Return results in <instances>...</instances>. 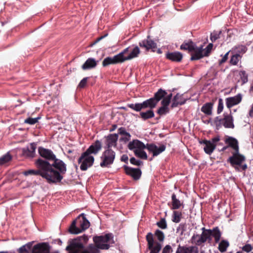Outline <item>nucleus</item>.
I'll return each instance as SVG.
<instances>
[{"mask_svg":"<svg viewBox=\"0 0 253 253\" xmlns=\"http://www.w3.org/2000/svg\"><path fill=\"white\" fill-rule=\"evenodd\" d=\"M38 153L41 157L36 160L38 166L46 169L62 181L67 171L66 164L61 159L57 158L51 149L40 146L38 147Z\"/></svg>","mask_w":253,"mask_h":253,"instance_id":"1","label":"nucleus"},{"mask_svg":"<svg viewBox=\"0 0 253 253\" xmlns=\"http://www.w3.org/2000/svg\"><path fill=\"white\" fill-rule=\"evenodd\" d=\"M36 242V241H30L15 250L0 251V253H49L51 246L48 242L34 244Z\"/></svg>","mask_w":253,"mask_h":253,"instance_id":"2","label":"nucleus"},{"mask_svg":"<svg viewBox=\"0 0 253 253\" xmlns=\"http://www.w3.org/2000/svg\"><path fill=\"white\" fill-rule=\"evenodd\" d=\"M93 241L94 244H89L93 253H100V250H107L111 247L110 244H115L114 235L111 233L94 236Z\"/></svg>","mask_w":253,"mask_h":253,"instance_id":"3","label":"nucleus"},{"mask_svg":"<svg viewBox=\"0 0 253 253\" xmlns=\"http://www.w3.org/2000/svg\"><path fill=\"white\" fill-rule=\"evenodd\" d=\"M222 233L220 231L218 227L216 226L212 229V231L210 232H204L199 235L196 233L193 234L191 238V241L192 244H195L196 246H200L204 244L209 238L210 236H212L214 239L215 243L220 241Z\"/></svg>","mask_w":253,"mask_h":253,"instance_id":"4","label":"nucleus"},{"mask_svg":"<svg viewBox=\"0 0 253 253\" xmlns=\"http://www.w3.org/2000/svg\"><path fill=\"white\" fill-rule=\"evenodd\" d=\"M35 165L37 169H29L24 171L23 174L25 176L29 175H40L45 179L49 184H57L61 182V181L57 177H55L52 173L46 169L39 167L36 161L35 162Z\"/></svg>","mask_w":253,"mask_h":253,"instance_id":"5","label":"nucleus"},{"mask_svg":"<svg viewBox=\"0 0 253 253\" xmlns=\"http://www.w3.org/2000/svg\"><path fill=\"white\" fill-rule=\"evenodd\" d=\"M89 240V236L86 234L78 236L74 239H70L68 241V246L65 250H78L80 251L84 248V244L86 243Z\"/></svg>","mask_w":253,"mask_h":253,"instance_id":"6","label":"nucleus"},{"mask_svg":"<svg viewBox=\"0 0 253 253\" xmlns=\"http://www.w3.org/2000/svg\"><path fill=\"white\" fill-rule=\"evenodd\" d=\"M157 105V103L152 97L144 100L141 103L127 104V106L136 112H140L142 109L147 108L153 110L156 107Z\"/></svg>","mask_w":253,"mask_h":253,"instance_id":"7","label":"nucleus"},{"mask_svg":"<svg viewBox=\"0 0 253 253\" xmlns=\"http://www.w3.org/2000/svg\"><path fill=\"white\" fill-rule=\"evenodd\" d=\"M116 153L112 149H106L103 152L100 159V166L101 168H109L114 163Z\"/></svg>","mask_w":253,"mask_h":253,"instance_id":"8","label":"nucleus"},{"mask_svg":"<svg viewBox=\"0 0 253 253\" xmlns=\"http://www.w3.org/2000/svg\"><path fill=\"white\" fill-rule=\"evenodd\" d=\"M94 157L90 154H86L85 151L82 153L78 160V163L81 164V170L85 171L88 168L91 167L94 164Z\"/></svg>","mask_w":253,"mask_h":253,"instance_id":"9","label":"nucleus"},{"mask_svg":"<svg viewBox=\"0 0 253 253\" xmlns=\"http://www.w3.org/2000/svg\"><path fill=\"white\" fill-rule=\"evenodd\" d=\"M220 137L219 135L212 138L211 140H207L206 139L200 141L199 142L201 144H204V150L205 152L209 155H211L216 148L217 146L216 143L219 141Z\"/></svg>","mask_w":253,"mask_h":253,"instance_id":"10","label":"nucleus"},{"mask_svg":"<svg viewBox=\"0 0 253 253\" xmlns=\"http://www.w3.org/2000/svg\"><path fill=\"white\" fill-rule=\"evenodd\" d=\"M245 160V156L240 153L239 150H237L232 153V156L227 159V162L230 163L232 167H234L235 166H241Z\"/></svg>","mask_w":253,"mask_h":253,"instance_id":"11","label":"nucleus"},{"mask_svg":"<svg viewBox=\"0 0 253 253\" xmlns=\"http://www.w3.org/2000/svg\"><path fill=\"white\" fill-rule=\"evenodd\" d=\"M149 152L153 154V157L149 159L151 161L154 157L158 156L159 154L165 151L166 149V144H162L159 147L154 143H147L146 148Z\"/></svg>","mask_w":253,"mask_h":253,"instance_id":"12","label":"nucleus"},{"mask_svg":"<svg viewBox=\"0 0 253 253\" xmlns=\"http://www.w3.org/2000/svg\"><path fill=\"white\" fill-rule=\"evenodd\" d=\"M126 174L131 177L134 180H139L142 175V171L140 168H134L126 165L123 166Z\"/></svg>","mask_w":253,"mask_h":253,"instance_id":"13","label":"nucleus"},{"mask_svg":"<svg viewBox=\"0 0 253 253\" xmlns=\"http://www.w3.org/2000/svg\"><path fill=\"white\" fill-rule=\"evenodd\" d=\"M139 45L141 48H144L146 51H148L151 49L154 52L157 48V43L152 40L150 35L147 36V38L139 42Z\"/></svg>","mask_w":253,"mask_h":253,"instance_id":"14","label":"nucleus"},{"mask_svg":"<svg viewBox=\"0 0 253 253\" xmlns=\"http://www.w3.org/2000/svg\"><path fill=\"white\" fill-rule=\"evenodd\" d=\"M30 148L27 146L22 148V155L26 158L32 159L36 156L37 143L32 142L30 144Z\"/></svg>","mask_w":253,"mask_h":253,"instance_id":"15","label":"nucleus"},{"mask_svg":"<svg viewBox=\"0 0 253 253\" xmlns=\"http://www.w3.org/2000/svg\"><path fill=\"white\" fill-rule=\"evenodd\" d=\"M118 137V133L109 134L108 135L105 136L104 149H112V147H116L117 145Z\"/></svg>","mask_w":253,"mask_h":253,"instance_id":"16","label":"nucleus"},{"mask_svg":"<svg viewBox=\"0 0 253 253\" xmlns=\"http://www.w3.org/2000/svg\"><path fill=\"white\" fill-rule=\"evenodd\" d=\"M175 253H206L203 250L199 251V249L196 246H191L187 247L186 246H181L179 245L177 247Z\"/></svg>","mask_w":253,"mask_h":253,"instance_id":"17","label":"nucleus"},{"mask_svg":"<svg viewBox=\"0 0 253 253\" xmlns=\"http://www.w3.org/2000/svg\"><path fill=\"white\" fill-rule=\"evenodd\" d=\"M102 148V145L101 141L99 140H96L89 146L85 152H86V154H89L91 155V154L95 155L98 153Z\"/></svg>","mask_w":253,"mask_h":253,"instance_id":"18","label":"nucleus"},{"mask_svg":"<svg viewBox=\"0 0 253 253\" xmlns=\"http://www.w3.org/2000/svg\"><path fill=\"white\" fill-rule=\"evenodd\" d=\"M242 99V95L241 93L229 97L225 99L226 106L230 110L231 108L233 106L239 104Z\"/></svg>","mask_w":253,"mask_h":253,"instance_id":"19","label":"nucleus"},{"mask_svg":"<svg viewBox=\"0 0 253 253\" xmlns=\"http://www.w3.org/2000/svg\"><path fill=\"white\" fill-rule=\"evenodd\" d=\"M224 143L228 148H231L234 151L239 150V142L235 137L225 135Z\"/></svg>","mask_w":253,"mask_h":253,"instance_id":"20","label":"nucleus"},{"mask_svg":"<svg viewBox=\"0 0 253 253\" xmlns=\"http://www.w3.org/2000/svg\"><path fill=\"white\" fill-rule=\"evenodd\" d=\"M222 124L224 127L227 128H234L233 117L231 115V110H230V114L224 112L223 114V118H222Z\"/></svg>","mask_w":253,"mask_h":253,"instance_id":"21","label":"nucleus"},{"mask_svg":"<svg viewBox=\"0 0 253 253\" xmlns=\"http://www.w3.org/2000/svg\"><path fill=\"white\" fill-rule=\"evenodd\" d=\"M166 58L172 62H180L183 58V54L177 51H168L166 54Z\"/></svg>","mask_w":253,"mask_h":253,"instance_id":"22","label":"nucleus"},{"mask_svg":"<svg viewBox=\"0 0 253 253\" xmlns=\"http://www.w3.org/2000/svg\"><path fill=\"white\" fill-rule=\"evenodd\" d=\"M128 148L130 150L144 149L146 148V145L138 139H134L130 141L127 145Z\"/></svg>","mask_w":253,"mask_h":253,"instance_id":"23","label":"nucleus"},{"mask_svg":"<svg viewBox=\"0 0 253 253\" xmlns=\"http://www.w3.org/2000/svg\"><path fill=\"white\" fill-rule=\"evenodd\" d=\"M85 214L82 213L78 216L79 220V225L80 226V229L82 232L84 231L90 226V222L85 217Z\"/></svg>","mask_w":253,"mask_h":253,"instance_id":"24","label":"nucleus"},{"mask_svg":"<svg viewBox=\"0 0 253 253\" xmlns=\"http://www.w3.org/2000/svg\"><path fill=\"white\" fill-rule=\"evenodd\" d=\"M195 42L192 40L184 41L181 44L180 49L184 50H188L189 53H192L194 50Z\"/></svg>","mask_w":253,"mask_h":253,"instance_id":"25","label":"nucleus"},{"mask_svg":"<svg viewBox=\"0 0 253 253\" xmlns=\"http://www.w3.org/2000/svg\"><path fill=\"white\" fill-rule=\"evenodd\" d=\"M118 134L123 135L120 139V141L126 143L130 140L131 135L130 134L126 131V129L125 127L122 126L118 129Z\"/></svg>","mask_w":253,"mask_h":253,"instance_id":"26","label":"nucleus"},{"mask_svg":"<svg viewBox=\"0 0 253 253\" xmlns=\"http://www.w3.org/2000/svg\"><path fill=\"white\" fill-rule=\"evenodd\" d=\"M122 63L118 58V57L115 55L113 57H107L104 59L102 61V66L106 67L111 64H117Z\"/></svg>","mask_w":253,"mask_h":253,"instance_id":"27","label":"nucleus"},{"mask_svg":"<svg viewBox=\"0 0 253 253\" xmlns=\"http://www.w3.org/2000/svg\"><path fill=\"white\" fill-rule=\"evenodd\" d=\"M77 224H79L78 216L72 222L68 229L69 233L72 234H78L82 232V230L80 229V228L77 226Z\"/></svg>","mask_w":253,"mask_h":253,"instance_id":"28","label":"nucleus"},{"mask_svg":"<svg viewBox=\"0 0 253 253\" xmlns=\"http://www.w3.org/2000/svg\"><path fill=\"white\" fill-rule=\"evenodd\" d=\"M97 65V62L93 58H88L82 66L84 70H89L95 68Z\"/></svg>","mask_w":253,"mask_h":253,"instance_id":"29","label":"nucleus"},{"mask_svg":"<svg viewBox=\"0 0 253 253\" xmlns=\"http://www.w3.org/2000/svg\"><path fill=\"white\" fill-rule=\"evenodd\" d=\"M171 209L173 210H177L183 205V203L176 198V195L174 193L171 195Z\"/></svg>","mask_w":253,"mask_h":253,"instance_id":"30","label":"nucleus"},{"mask_svg":"<svg viewBox=\"0 0 253 253\" xmlns=\"http://www.w3.org/2000/svg\"><path fill=\"white\" fill-rule=\"evenodd\" d=\"M167 94V92L166 90L162 89V88H160L156 92L154 93L153 98L158 104V102L161 100L162 98H164Z\"/></svg>","mask_w":253,"mask_h":253,"instance_id":"31","label":"nucleus"},{"mask_svg":"<svg viewBox=\"0 0 253 253\" xmlns=\"http://www.w3.org/2000/svg\"><path fill=\"white\" fill-rule=\"evenodd\" d=\"M213 104L212 102H207L203 105L201 108V111L207 115L212 114V110Z\"/></svg>","mask_w":253,"mask_h":253,"instance_id":"32","label":"nucleus"},{"mask_svg":"<svg viewBox=\"0 0 253 253\" xmlns=\"http://www.w3.org/2000/svg\"><path fill=\"white\" fill-rule=\"evenodd\" d=\"M140 117L143 120L146 121L154 117L155 113L153 110L149 109L145 112H140Z\"/></svg>","mask_w":253,"mask_h":253,"instance_id":"33","label":"nucleus"},{"mask_svg":"<svg viewBox=\"0 0 253 253\" xmlns=\"http://www.w3.org/2000/svg\"><path fill=\"white\" fill-rule=\"evenodd\" d=\"M131 46L133 48L127 58L128 60L138 57L140 52L139 47L137 45L133 44Z\"/></svg>","mask_w":253,"mask_h":253,"instance_id":"34","label":"nucleus"},{"mask_svg":"<svg viewBox=\"0 0 253 253\" xmlns=\"http://www.w3.org/2000/svg\"><path fill=\"white\" fill-rule=\"evenodd\" d=\"M231 53L232 55L230 59V64L232 65H236L239 61L241 60L242 56L235 52H233L232 51H231Z\"/></svg>","mask_w":253,"mask_h":253,"instance_id":"35","label":"nucleus"},{"mask_svg":"<svg viewBox=\"0 0 253 253\" xmlns=\"http://www.w3.org/2000/svg\"><path fill=\"white\" fill-rule=\"evenodd\" d=\"M218 243H219L218 249L222 253L225 252L229 246V243L226 240H222Z\"/></svg>","mask_w":253,"mask_h":253,"instance_id":"36","label":"nucleus"},{"mask_svg":"<svg viewBox=\"0 0 253 253\" xmlns=\"http://www.w3.org/2000/svg\"><path fill=\"white\" fill-rule=\"evenodd\" d=\"M130 48V46H128L124 50H123L121 52L116 54V55L118 57L119 59L121 61V63H123L125 61L128 60L127 56H125L124 55L125 54L127 53L129 51V49Z\"/></svg>","mask_w":253,"mask_h":253,"instance_id":"37","label":"nucleus"},{"mask_svg":"<svg viewBox=\"0 0 253 253\" xmlns=\"http://www.w3.org/2000/svg\"><path fill=\"white\" fill-rule=\"evenodd\" d=\"M182 212L177 211H173L172 214L171 220L174 223H179L182 218Z\"/></svg>","mask_w":253,"mask_h":253,"instance_id":"38","label":"nucleus"},{"mask_svg":"<svg viewBox=\"0 0 253 253\" xmlns=\"http://www.w3.org/2000/svg\"><path fill=\"white\" fill-rule=\"evenodd\" d=\"M247 50V47L244 45H239L235 47V48L232 50L233 52H235L239 55L243 54L246 52Z\"/></svg>","mask_w":253,"mask_h":253,"instance_id":"39","label":"nucleus"},{"mask_svg":"<svg viewBox=\"0 0 253 253\" xmlns=\"http://www.w3.org/2000/svg\"><path fill=\"white\" fill-rule=\"evenodd\" d=\"M134 153L136 157L142 159L147 160L148 158L147 153L144 149L134 150Z\"/></svg>","mask_w":253,"mask_h":253,"instance_id":"40","label":"nucleus"},{"mask_svg":"<svg viewBox=\"0 0 253 253\" xmlns=\"http://www.w3.org/2000/svg\"><path fill=\"white\" fill-rule=\"evenodd\" d=\"M12 159V156L10 154L9 152H7L5 154L3 155L0 157V165H3Z\"/></svg>","mask_w":253,"mask_h":253,"instance_id":"41","label":"nucleus"},{"mask_svg":"<svg viewBox=\"0 0 253 253\" xmlns=\"http://www.w3.org/2000/svg\"><path fill=\"white\" fill-rule=\"evenodd\" d=\"M169 110L168 106L162 105L157 111V114L160 116L166 115L169 113Z\"/></svg>","mask_w":253,"mask_h":253,"instance_id":"42","label":"nucleus"},{"mask_svg":"<svg viewBox=\"0 0 253 253\" xmlns=\"http://www.w3.org/2000/svg\"><path fill=\"white\" fill-rule=\"evenodd\" d=\"M193 52H194V53L192 54L191 53V56L190 59L191 61L199 60L205 57V56L204 55V53H201L197 51H193Z\"/></svg>","mask_w":253,"mask_h":253,"instance_id":"43","label":"nucleus"},{"mask_svg":"<svg viewBox=\"0 0 253 253\" xmlns=\"http://www.w3.org/2000/svg\"><path fill=\"white\" fill-rule=\"evenodd\" d=\"M222 33V31H213L211 33L210 40L212 42H215L217 39L220 38V35Z\"/></svg>","mask_w":253,"mask_h":253,"instance_id":"44","label":"nucleus"},{"mask_svg":"<svg viewBox=\"0 0 253 253\" xmlns=\"http://www.w3.org/2000/svg\"><path fill=\"white\" fill-rule=\"evenodd\" d=\"M148 249L150 250V253H159L162 249V245L161 243L156 242L155 246L153 244L152 248Z\"/></svg>","mask_w":253,"mask_h":253,"instance_id":"45","label":"nucleus"},{"mask_svg":"<svg viewBox=\"0 0 253 253\" xmlns=\"http://www.w3.org/2000/svg\"><path fill=\"white\" fill-rule=\"evenodd\" d=\"M146 239L148 243V248L150 249L154 244L153 234L151 232L148 233L146 236Z\"/></svg>","mask_w":253,"mask_h":253,"instance_id":"46","label":"nucleus"},{"mask_svg":"<svg viewBox=\"0 0 253 253\" xmlns=\"http://www.w3.org/2000/svg\"><path fill=\"white\" fill-rule=\"evenodd\" d=\"M154 235L160 242L164 241L165 239V234L163 231L159 229H157L155 232Z\"/></svg>","mask_w":253,"mask_h":253,"instance_id":"47","label":"nucleus"},{"mask_svg":"<svg viewBox=\"0 0 253 253\" xmlns=\"http://www.w3.org/2000/svg\"><path fill=\"white\" fill-rule=\"evenodd\" d=\"M240 79L242 82V84H245L248 81V75L244 70L240 71L239 72Z\"/></svg>","mask_w":253,"mask_h":253,"instance_id":"48","label":"nucleus"},{"mask_svg":"<svg viewBox=\"0 0 253 253\" xmlns=\"http://www.w3.org/2000/svg\"><path fill=\"white\" fill-rule=\"evenodd\" d=\"M156 225L162 229H166L168 227L167 221L165 218H162L160 221L156 223Z\"/></svg>","mask_w":253,"mask_h":253,"instance_id":"49","label":"nucleus"},{"mask_svg":"<svg viewBox=\"0 0 253 253\" xmlns=\"http://www.w3.org/2000/svg\"><path fill=\"white\" fill-rule=\"evenodd\" d=\"M223 122L222 118H220L219 116H217L215 118L214 120V124L216 126V129H219L220 127H221L222 124Z\"/></svg>","mask_w":253,"mask_h":253,"instance_id":"50","label":"nucleus"},{"mask_svg":"<svg viewBox=\"0 0 253 253\" xmlns=\"http://www.w3.org/2000/svg\"><path fill=\"white\" fill-rule=\"evenodd\" d=\"M41 117H40L34 118L29 117L24 121V123L28 124L30 125H34L38 122V120Z\"/></svg>","mask_w":253,"mask_h":253,"instance_id":"51","label":"nucleus"},{"mask_svg":"<svg viewBox=\"0 0 253 253\" xmlns=\"http://www.w3.org/2000/svg\"><path fill=\"white\" fill-rule=\"evenodd\" d=\"M212 47H213L212 43H209V44L207 46V47L205 48H204V55H205L206 57L209 56L210 55V53L211 52Z\"/></svg>","mask_w":253,"mask_h":253,"instance_id":"52","label":"nucleus"},{"mask_svg":"<svg viewBox=\"0 0 253 253\" xmlns=\"http://www.w3.org/2000/svg\"><path fill=\"white\" fill-rule=\"evenodd\" d=\"M130 163L134 166H140L143 165V162L140 160H137L134 157H131L129 160Z\"/></svg>","mask_w":253,"mask_h":253,"instance_id":"53","label":"nucleus"},{"mask_svg":"<svg viewBox=\"0 0 253 253\" xmlns=\"http://www.w3.org/2000/svg\"><path fill=\"white\" fill-rule=\"evenodd\" d=\"M224 108L223 102L222 98H220L218 99V106L217 109V113L219 114L222 112Z\"/></svg>","mask_w":253,"mask_h":253,"instance_id":"54","label":"nucleus"},{"mask_svg":"<svg viewBox=\"0 0 253 253\" xmlns=\"http://www.w3.org/2000/svg\"><path fill=\"white\" fill-rule=\"evenodd\" d=\"M185 104V100L176 101L172 100V102L171 104V107L174 108L177 107L178 105H183Z\"/></svg>","mask_w":253,"mask_h":253,"instance_id":"55","label":"nucleus"},{"mask_svg":"<svg viewBox=\"0 0 253 253\" xmlns=\"http://www.w3.org/2000/svg\"><path fill=\"white\" fill-rule=\"evenodd\" d=\"M78 253H93V250L89 247V244L86 248L84 247L80 251H78Z\"/></svg>","mask_w":253,"mask_h":253,"instance_id":"56","label":"nucleus"},{"mask_svg":"<svg viewBox=\"0 0 253 253\" xmlns=\"http://www.w3.org/2000/svg\"><path fill=\"white\" fill-rule=\"evenodd\" d=\"M87 79L88 77L83 78L79 83L78 87L81 88H84L86 85Z\"/></svg>","mask_w":253,"mask_h":253,"instance_id":"57","label":"nucleus"},{"mask_svg":"<svg viewBox=\"0 0 253 253\" xmlns=\"http://www.w3.org/2000/svg\"><path fill=\"white\" fill-rule=\"evenodd\" d=\"M173 249L169 245H167L163 249L162 253H172Z\"/></svg>","mask_w":253,"mask_h":253,"instance_id":"58","label":"nucleus"},{"mask_svg":"<svg viewBox=\"0 0 253 253\" xmlns=\"http://www.w3.org/2000/svg\"><path fill=\"white\" fill-rule=\"evenodd\" d=\"M242 249L243 251L250 253L253 250V247L251 244H247L244 246Z\"/></svg>","mask_w":253,"mask_h":253,"instance_id":"59","label":"nucleus"},{"mask_svg":"<svg viewBox=\"0 0 253 253\" xmlns=\"http://www.w3.org/2000/svg\"><path fill=\"white\" fill-rule=\"evenodd\" d=\"M162 100V105H166L169 106L170 102V100L166 96V95L164 98H163Z\"/></svg>","mask_w":253,"mask_h":253,"instance_id":"60","label":"nucleus"},{"mask_svg":"<svg viewBox=\"0 0 253 253\" xmlns=\"http://www.w3.org/2000/svg\"><path fill=\"white\" fill-rule=\"evenodd\" d=\"M230 51H228L223 55L222 59L219 62L220 64H221L226 62V61L227 60L228 58V55Z\"/></svg>","mask_w":253,"mask_h":253,"instance_id":"61","label":"nucleus"},{"mask_svg":"<svg viewBox=\"0 0 253 253\" xmlns=\"http://www.w3.org/2000/svg\"><path fill=\"white\" fill-rule=\"evenodd\" d=\"M194 51H197L198 52H200L201 53H204V49L203 48V45H201L199 46H197L196 43H195V47H194Z\"/></svg>","mask_w":253,"mask_h":253,"instance_id":"62","label":"nucleus"},{"mask_svg":"<svg viewBox=\"0 0 253 253\" xmlns=\"http://www.w3.org/2000/svg\"><path fill=\"white\" fill-rule=\"evenodd\" d=\"M179 228L181 229V233L180 235H182L184 233V232L186 230V226L185 223H181L179 225Z\"/></svg>","mask_w":253,"mask_h":253,"instance_id":"63","label":"nucleus"},{"mask_svg":"<svg viewBox=\"0 0 253 253\" xmlns=\"http://www.w3.org/2000/svg\"><path fill=\"white\" fill-rule=\"evenodd\" d=\"M120 160L122 162H124L127 164H128V157L127 155L123 154L121 156Z\"/></svg>","mask_w":253,"mask_h":253,"instance_id":"64","label":"nucleus"}]
</instances>
